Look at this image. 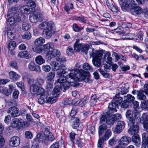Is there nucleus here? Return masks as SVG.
I'll return each mask as SVG.
<instances>
[{
	"instance_id": "f257e3e1",
	"label": "nucleus",
	"mask_w": 148,
	"mask_h": 148,
	"mask_svg": "<svg viewBox=\"0 0 148 148\" xmlns=\"http://www.w3.org/2000/svg\"><path fill=\"white\" fill-rule=\"evenodd\" d=\"M66 73V72L65 71L64 69H63L61 71L57 72L59 77L57 80L56 83L60 84L61 89L64 92L69 88L71 83H75L80 81V78L89 74L88 72L82 70L79 71L76 68L71 70L68 75L65 77L64 75Z\"/></svg>"
},
{
	"instance_id": "f03ea898",
	"label": "nucleus",
	"mask_w": 148,
	"mask_h": 148,
	"mask_svg": "<svg viewBox=\"0 0 148 148\" xmlns=\"http://www.w3.org/2000/svg\"><path fill=\"white\" fill-rule=\"evenodd\" d=\"M125 116L127 119L128 125L130 127L128 133L132 135L136 134L139 131V126L136 124L137 120L139 119V113L136 111H133L129 110L127 111Z\"/></svg>"
},
{
	"instance_id": "7ed1b4c3",
	"label": "nucleus",
	"mask_w": 148,
	"mask_h": 148,
	"mask_svg": "<svg viewBox=\"0 0 148 148\" xmlns=\"http://www.w3.org/2000/svg\"><path fill=\"white\" fill-rule=\"evenodd\" d=\"M54 24L52 22L44 21L39 25L41 29H44L42 32V35L45 38L48 39L51 38L53 33L55 32Z\"/></svg>"
},
{
	"instance_id": "20e7f679",
	"label": "nucleus",
	"mask_w": 148,
	"mask_h": 148,
	"mask_svg": "<svg viewBox=\"0 0 148 148\" xmlns=\"http://www.w3.org/2000/svg\"><path fill=\"white\" fill-rule=\"evenodd\" d=\"M93 49L92 52L90 53V56L93 57L92 62L93 64L96 67H101L103 64L101 61L102 60L103 55V50L95 51Z\"/></svg>"
},
{
	"instance_id": "39448f33",
	"label": "nucleus",
	"mask_w": 148,
	"mask_h": 148,
	"mask_svg": "<svg viewBox=\"0 0 148 148\" xmlns=\"http://www.w3.org/2000/svg\"><path fill=\"white\" fill-rule=\"evenodd\" d=\"M45 82L44 80L42 78L38 77L34 80L33 79H30L28 83L30 86V90L35 92L38 88V87H41Z\"/></svg>"
},
{
	"instance_id": "423d86ee",
	"label": "nucleus",
	"mask_w": 148,
	"mask_h": 148,
	"mask_svg": "<svg viewBox=\"0 0 148 148\" xmlns=\"http://www.w3.org/2000/svg\"><path fill=\"white\" fill-rule=\"evenodd\" d=\"M122 97H119V94H116L113 100L109 103V109L114 112H116V108L118 107L119 105L122 102Z\"/></svg>"
},
{
	"instance_id": "0eeeda50",
	"label": "nucleus",
	"mask_w": 148,
	"mask_h": 148,
	"mask_svg": "<svg viewBox=\"0 0 148 148\" xmlns=\"http://www.w3.org/2000/svg\"><path fill=\"white\" fill-rule=\"evenodd\" d=\"M56 101V99L53 98L52 97H50L48 94L41 95L38 99V102L41 104L44 103H50L52 104Z\"/></svg>"
},
{
	"instance_id": "6e6552de",
	"label": "nucleus",
	"mask_w": 148,
	"mask_h": 148,
	"mask_svg": "<svg viewBox=\"0 0 148 148\" xmlns=\"http://www.w3.org/2000/svg\"><path fill=\"white\" fill-rule=\"evenodd\" d=\"M145 93L146 95H148V84H145L144 86V89L140 90L137 91V98L140 100H145L146 96L144 94Z\"/></svg>"
},
{
	"instance_id": "1a4fd4ad",
	"label": "nucleus",
	"mask_w": 148,
	"mask_h": 148,
	"mask_svg": "<svg viewBox=\"0 0 148 148\" xmlns=\"http://www.w3.org/2000/svg\"><path fill=\"white\" fill-rule=\"evenodd\" d=\"M114 112L110 109L106 112H105L101 115L100 119V122L101 124H105L106 123L108 118L112 117L114 113Z\"/></svg>"
},
{
	"instance_id": "9d476101",
	"label": "nucleus",
	"mask_w": 148,
	"mask_h": 148,
	"mask_svg": "<svg viewBox=\"0 0 148 148\" xmlns=\"http://www.w3.org/2000/svg\"><path fill=\"white\" fill-rule=\"evenodd\" d=\"M8 113L12 117H15L19 116V109L15 106L12 107L8 110Z\"/></svg>"
},
{
	"instance_id": "9b49d317",
	"label": "nucleus",
	"mask_w": 148,
	"mask_h": 148,
	"mask_svg": "<svg viewBox=\"0 0 148 148\" xmlns=\"http://www.w3.org/2000/svg\"><path fill=\"white\" fill-rule=\"evenodd\" d=\"M28 67L29 70L31 71H36L38 73L41 72L40 66L36 65L33 62H31L28 64Z\"/></svg>"
},
{
	"instance_id": "f8f14e48",
	"label": "nucleus",
	"mask_w": 148,
	"mask_h": 148,
	"mask_svg": "<svg viewBox=\"0 0 148 148\" xmlns=\"http://www.w3.org/2000/svg\"><path fill=\"white\" fill-rule=\"evenodd\" d=\"M56 84H58L57 85H56L52 93V96L55 99V98H56L58 97L59 95L60 94V90L61 89L64 92L62 89H61V86L59 83H56Z\"/></svg>"
},
{
	"instance_id": "ddd939ff",
	"label": "nucleus",
	"mask_w": 148,
	"mask_h": 148,
	"mask_svg": "<svg viewBox=\"0 0 148 148\" xmlns=\"http://www.w3.org/2000/svg\"><path fill=\"white\" fill-rule=\"evenodd\" d=\"M125 123L123 121H119L114 129V132L117 134H119L125 127Z\"/></svg>"
},
{
	"instance_id": "4468645a",
	"label": "nucleus",
	"mask_w": 148,
	"mask_h": 148,
	"mask_svg": "<svg viewBox=\"0 0 148 148\" xmlns=\"http://www.w3.org/2000/svg\"><path fill=\"white\" fill-rule=\"evenodd\" d=\"M20 143V138L17 136H14L10 139L9 145L12 147H16L19 145Z\"/></svg>"
},
{
	"instance_id": "2eb2a0df",
	"label": "nucleus",
	"mask_w": 148,
	"mask_h": 148,
	"mask_svg": "<svg viewBox=\"0 0 148 148\" xmlns=\"http://www.w3.org/2000/svg\"><path fill=\"white\" fill-rule=\"evenodd\" d=\"M60 51L56 49H53L51 51H50L49 54H47V56L49 58L51 59L53 57H58L60 56Z\"/></svg>"
},
{
	"instance_id": "dca6fc26",
	"label": "nucleus",
	"mask_w": 148,
	"mask_h": 148,
	"mask_svg": "<svg viewBox=\"0 0 148 148\" xmlns=\"http://www.w3.org/2000/svg\"><path fill=\"white\" fill-rule=\"evenodd\" d=\"M122 9L125 12L128 11L130 9V4L127 0H122L119 1Z\"/></svg>"
},
{
	"instance_id": "f3484780",
	"label": "nucleus",
	"mask_w": 148,
	"mask_h": 148,
	"mask_svg": "<svg viewBox=\"0 0 148 148\" xmlns=\"http://www.w3.org/2000/svg\"><path fill=\"white\" fill-rule=\"evenodd\" d=\"M54 47V44L53 43L44 45L42 46L43 51L46 52V53L48 54L50 51L53 50Z\"/></svg>"
},
{
	"instance_id": "a211bd4d",
	"label": "nucleus",
	"mask_w": 148,
	"mask_h": 148,
	"mask_svg": "<svg viewBox=\"0 0 148 148\" xmlns=\"http://www.w3.org/2000/svg\"><path fill=\"white\" fill-rule=\"evenodd\" d=\"M55 76V73L54 72H51L48 75L47 79V87L51 88L52 86L51 82Z\"/></svg>"
},
{
	"instance_id": "6ab92c4d",
	"label": "nucleus",
	"mask_w": 148,
	"mask_h": 148,
	"mask_svg": "<svg viewBox=\"0 0 148 148\" xmlns=\"http://www.w3.org/2000/svg\"><path fill=\"white\" fill-rule=\"evenodd\" d=\"M142 143L141 148H148V136L146 133L142 134Z\"/></svg>"
},
{
	"instance_id": "aec40b11",
	"label": "nucleus",
	"mask_w": 148,
	"mask_h": 148,
	"mask_svg": "<svg viewBox=\"0 0 148 148\" xmlns=\"http://www.w3.org/2000/svg\"><path fill=\"white\" fill-rule=\"evenodd\" d=\"M32 9L29 6L26 5L21 6L20 8V10L22 13L29 14L31 12H34V10Z\"/></svg>"
},
{
	"instance_id": "412c9836",
	"label": "nucleus",
	"mask_w": 148,
	"mask_h": 148,
	"mask_svg": "<svg viewBox=\"0 0 148 148\" xmlns=\"http://www.w3.org/2000/svg\"><path fill=\"white\" fill-rule=\"evenodd\" d=\"M18 56L20 58H24L26 59H28L31 57V55L27 50L20 52L18 53Z\"/></svg>"
},
{
	"instance_id": "4be33fe9",
	"label": "nucleus",
	"mask_w": 148,
	"mask_h": 148,
	"mask_svg": "<svg viewBox=\"0 0 148 148\" xmlns=\"http://www.w3.org/2000/svg\"><path fill=\"white\" fill-rule=\"evenodd\" d=\"M113 115L114 116V117H112V118H111V117H109V118H108L107 121H106V124L110 125H113L115 121H116L117 119V116L118 114H114ZM118 116L121 118V115L120 114H118Z\"/></svg>"
},
{
	"instance_id": "5701e85b",
	"label": "nucleus",
	"mask_w": 148,
	"mask_h": 148,
	"mask_svg": "<svg viewBox=\"0 0 148 148\" xmlns=\"http://www.w3.org/2000/svg\"><path fill=\"white\" fill-rule=\"evenodd\" d=\"M132 141L137 146H139L141 143L140 138L138 134H135L132 137Z\"/></svg>"
},
{
	"instance_id": "b1692460",
	"label": "nucleus",
	"mask_w": 148,
	"mask_h": 148,
	"mask_svg": "<svg viewBox=\"0 0 148 148\" xmlns=\"http://www.w3.org/2000/svg\"><path fill=\"white\" fill-rule=\"evenodd\" d=\"M103 61L107 63L111 64L112 62V58L110 56V53L107 52L105 54L104 53Z\"/></svg>"
},
{
	"instance_id": "393cba45",
	"label": "nucleus",
	"mask_w": 148,
	"mask_h": 148,
	"mask_svg": "<svg viewBox=\"0 0 148 148\" xmlns=\"http://www.w3.org/2000/svg\"><path fill=\"white\" fill-rule=\"evenodd\" d=\"M82 46V45L79 43V39H77L74 45V50L77 51H80L81 50Z\"/></svg>"
},
{
	"instance_id": "a878e982",
	"label": "nucleus",
	"mask_w": 148,
	"mask_h": 148,
	"mask_svg": "<svg viewBox=\"0 0 148 148\" xmlns=\"http://www.w3.org/2000/svg\"><path fill=\"white\" fill-rule=\"evenodd\" d=\"M9 75L10 78L13 81L17 80L20 77V76L18 74L12 71L10 72Z\"/></svg>"
},
{
	"instance_id": "bb28decb",
	"label": "nucleus",
	"mask_w": 148,
	"mask_h": 148,
	"mask_svg": "<svg viewBox=\"0 0 148 148\" xmlns=\"http://www.w3.org/2000/svg\"><path fill=\"white\" fill-rule=\"evenodd\" d=\"M123 27L119 26L114 30L113 33L114 34H117L123 36L125 34L124 32L123 31Z\"/></svg>"
},
{
	"instance_id": "cd10ccee",
	"label": "nucleus",
	"mask_w": 148,
	"mask_h": 148,
	"mask_svg": "<svg viewBox=\"0 0 148 148\" xmlns=\"http://www.w3.org/2000/svg\"><path fill=\"white\" fill-rule=\"evenodd\" d=\"M131 12L134 15H136L141 14L142 12V10L140 7H137L134 8L131 10Z\"/></svg>"
},
{
	"instance_id": "c85d7f7f",
	"label": "nucleus",
	"mask_w": 148,
	"mask_h": 148,
	"mask_svg": "<svg viewBox=\"0 0 148 148\" xmlns=\"http://www.w3.org/2000/svg\"><path fill=\"white\" fill-rule=\"evenodd\" d=\"M45 39L43 38L40 37L36 39L34 41V44L36 46H42V45L45 43Z\"/></svg>"
},
{
	"instance_id": "c756f323",
	"label": "nucleus",
	"mask_w": 148,
	"mask_h": 148,
	"mask_svg": "<svg viewBox=\"0 0 148 148\" xmlns=\"http://www.w3.org/2000/svg\"><path fill=\"white\" fill-rule=\"evenodd\" d=\"M46 134L42 132H40L37 135V138L39 140L43 142L46 140Z\"/></svg>"
},
{
	"instance_id": "7c9ffc66",
	"label": "nucleus",
	"mask_w": 148,
	"mask_h": 148,
	"mask_svg": "<svg viewBox=\"0 0 148 148\" xmlns=\"http://www.w3.org/2000/svg\"><path fill=\"white\" fill-rule=\"evenodd\" d=\"M131 140L130 138L127 136H123L120 140V142H122L125 145H127Z\"/></svg>"
},
{
	"instance_id": "2f4dec72",
	"label": "nucleus",
	"mask_w": 148,
	"mask_h": 148,
	"mask_svg": "<svg viewBox=\"0 0 148 148\" xmlns=\"http://www.w3.org/2000/svg\"><path fill=\"white\" fill-rule=\"evenodd\" d=\"M16 22V20L13 17H11L7 20V24L8 25L13 26Z\"/></svg>"
},
{
	"instance_id": "473e14b6",
	"label": "nucleus",
	"mask_w": 148,
	"mask_h": 148,
	"mask_svg": "<svg viewBox=\"0 0 148 148\" xmlns=\"http://www.w3.org/2000/svg\"><path fill=\"white\" fill-rule=\"evenodd\" d=\"M107 125L105 124H102L99 128V134L100 137L103 133L104 131L106 129Z\"/></svg>"
},
{
	"instance_id": "72a5a7b5",
	"label": "nucleus",
	"mask_w": 148,
	"mask_h": 148,
	"mask_svg": "<svg viewBox=\"0 0 148 148\" xmlns=\"http://www.w3.org/2000/svg\"><path fill=\"white\" fill-rule=\"evenodd\" d=\"M35 60L36 62L39 65L42 64L45 62V60L40 55L37 56Z\"/></svg>"
},
{
	"instance_id": "f704fd0d",
	"label": "nucleus",
	"mask_w": 148,
	"mask_h": 148,
	"mask_svg": "<svg viewBox=\"0 0 148 148\" xmlns=\"http://www.w3.org/2000/svg\"><path fill=\"white\" fill-rule=\"evenodd\" d=\"M51 66H53V69L54 71H57L60 68L59 64L55 61H52L51 62Z\"/></svg>"
},
{
	"instance_id": "c9c22d12",
	"label": "nucleus",
	"mask_w": 148,
	"mask_h": 148,
	"mask_svg": "<svg viewBox=\"0 0 148 148\" xmlns=\"http://www.w3.org/2000/svg\"><path fill=\"white\" fill-rule=\"evenodd\" d=\"M30 90L31 92L36 93L38 95H43V94L45 90L42 88L41 87H38V88L35 92L31 90Z\"/></svg>"
},
{
	"instance_id": "e433bc0d",
	"label": "nucleus",
	"mask_w": 148,
	"mask_h": 148,
	"mask_svg": "<svg viewBox=\"0 0 148 148\" xmlns=\"http://www.w3.org/2000/svg\"><path fill=\"white\" fill-rule=\"evenodd\" d=\"M124 97L125 100L130 103H132L134 101V97L131 95L128 94L126 96H125Z\"/></svg>"
},
{
	"instance_id": "4c0bfd02",
	"label": "nucleus",
	"mask_w": 148,
	"mask_h": 148,
	"mask_svg": "<svg viewBox=\"0 0 148 148\" xmlns=\"http://www.w3.org/2000/svg\"><path fill=\"white\" fill-rule=\"evenodd\" d=\"M20 123L19 120L17 118L14 119L12 120V126L13 127H16L18 126H20Z\"/></svg>"
},
{
	"instance_id": "58836bf2",
	"label": "nucleus",
	"mask_w": 148,
	"mask_h": 148,
	"mask_svg": "<svg viewBox=\"0 0 148 148\" xmlns=\"http://www.w3.org/2000/svg\"><path fill=\"white\" fill-rule=\"evenodd\" d=\"M9 89H7L4 88L3 93L6 96H8L10 95L12 90L13 86L10 85H9Z\"/></svg>"
},
{
	"instance_id": "ea45409f",
	"label": "nucleus",
	"mask_w": 148,
	"mask_h": 148,
	"mask_svg": "<svg viewBox=\"0 0 148 148\" xmlns=\"http://www.w3.org/2000/svg\"><path fill=\"white\" fill-rule=\"evenodd\" d=\"M36 47L32 48L33 51L36 52L40 53L43 51L42 47V46H36Z\"/></svg>"
},
{
	"instance_id": "a19ab883",
	"label": "nucleus",
	"mask_w": 148,
	"mask_h": 148,
	"mask_svg": "<svg viewBox=\"0 0 148 148\" xmlns=\"http://www.w3.org/2000/svg\"><path fill=\"white\" fill-rule=\"evenodd\" d=\"M89 48V46L88 45H82L81 50V52L83 54H86L88 51Z\"/></svg>"
},
{
	"instance_id": "79ce46f5",
	"label": "nucleus",
	"mask_w": 148,
	"mask_h": 148,
	"mask_svg": "<svg viewBox=\"0 0 148 148\" xmlns=\"http://www.w3.org/2000/svg\"><path fill=\"white\" fill-rule=\"evenodd\" d=\"M16 44L15 41H11L8 45V47L10 50H13L16 47Z\"/></svg>"
},
{
	"instance_id": "37998d69",
	"label": "nucleus",
	"mask_w": 148,
	"mask_h": 148,
	"mask_svg": "<svg viewBox=\"0 0 148 148\" xmlns=\"http://www.w3.org/2000/svg\"><path fill=\"white\" fill-rule=\"evenodd\" d=\"M106 140L103 138L102 137L100 138L99 139L97 144L98 147H103L104 145V141Z\"/></svg>"
},
{
	"instance_id": "c03bdc74",
	"label": "nucleus",
	"mask_w": 148,
	"mask_h": 148,
	"mask_svg": "<svg viewBox=\"0 0 148 148\" xmlns=\"http://www.w3.org/2000/svg\"><path fill=\"white\" fill-rule=\"evenodd\" d=\"M30 27V25L29 23L27 22H23L22 25V29L24 30H28Z\"/></svg>"
},
{
	"instance_id": "a18cd8bd",
	"label": "nucleus",
	"mask_w": 148,
	"mask_h": 148,
	"mask_svg": "<svg viewBox=\"0 0 148 148\" xmlns=\"http://www.w3.org/2000/svg\"><path fill=\"white\" fill-rule=\"evenodd\" d=\"M111 135V131L110 130H108L105 132L104 136L102 137L105 140H107Z\"/></svg>"
},
{
	"instance_id": "49530a36",
	"label": "nucleus",
	"mask_w": 148,
	"mask_h": 148,
	"mask_svg": "<svg viewBox=\"0 0 148 148\" xmlns=\"http://www.w3.org/2000/svg\"><path fill=\"white\" fill-rule=\"evenodd\" d=\"M30 21L32 23H36L38 21V17L36 14H34L29 17Z\"/></svg>"
},
{
	"instance_id": "de8ad7c7",
	"label": "nucleus",
	"mask_w": 148,
	"mask_h": 148,
	"mask_svg": "<svg viewBox=\"0 0 148 148\" xmlns=\"http://www.w3.org/2000/svg\"><path fill=\"white\" fill-rule=\"evenodd\" d=\"M79 119L77 118L75 119L72 125V127L73 129H76L79 127Z\"/></svg>"
},
{
	"instance_id": "09e8293b",
	"label": "nucleus",
	"mask_w": 148,
	"mask_h": 148,
	"mask_svg": "<svg viewBox=\"0 0 148 148\" xmlns=\"http://www.w3.org/2000/svg\"><path fill=\"white\" fill-rule=\"evenodd\" d=\"M87 102V98L84 97L79 101L78 104L80 107H82L85 105Z\"/></svg>"
},
{
	"instance_id": "8fccbe9b",
	"label": "nucleus",
	"mask_w": 148,
	"mask_h": 148,
	"mask_svg": "<svg viewBox=\"0 0 148 148\" xmlns=\"http://www.w3.org/2000/svg\"><path fill=\"white\" fill-rule=\"evenodd\" d=\"M46 140L49 141H52L54 140V137L52 135L51 133H49L48 134L46 135Z\"/></svg>"
},
{
	"instance_id": "3c124183",
	"label": "nucleus",
	"mask_w": 148,
	"mask_h": 148,
	"mask_svg": "<svg viewBox=\"0 0 148 148\" xmlns=\"http://www.w3.org/2000/svg\"><path fill=\"white\" fill-rule=\"evenodd\" d=\"M119 95L120 93L121 95H123L126 94L128 92V90L125 87L120 88L119 89Z\"/></svg>"
},
{
	"instance_id": "603ef678",
	"label": "nucleus",
	"mask_w": 148,
	"mask_h": 148,
	"mask_svg": "<svg viewBox=\"0 0 148 148\" xmlns=\"http://www.w3.org/2000/svg\"><path fill=\"white\" fill-rule=\"evenodd\" d=\"M140 106L143 109H148V100H145L141 102Z\"/></svg>"
},
{
	"instance_id": "864d4df0",
	"label": "nucleus",
	"mask_w": 148,
	"mask_h": 148,
	"mask_svg": "<svg viewBox=\"0 0 148 148\" xmlns=\"http://www.w3.org/2000/svg\"><path fill=\"white\" fill-rule=\"evenodd\" d=\"M7 34L10 40L13 39L15 37V36L12 32L11 30L8 29L7 30Z\"/></svg>"
},
{
	"instance_id": "5fc2aeb1",
	"label": "nucleus",
	"mask_w": 148,
	"mask_h": 148,
	"mask_svg": "<svg viewBox=\"0 0 148 148\" xmlns=\"http://www.w3.org/2000/svg\"><path fill=\"white\" fill-rule=\"evenodd\" d=\"M56 60L58 62H60V64L62 63H63L65 62L66 61V58L64 56H59L58 57H56Z\"/></svg>"
},
{
	"instance_id": "6e6d98bb",
	"label": "nucleus",
	"mask_w": 148,
	"mask_h": 148,
	"mask_svg": "<svg viewBox=\"0 0 148 148\" xmlns=\"http://www.w3.org/2000/svg\"><path fill=\"white\" fill-rule=\"evenodd\" d=\"M95 126L94 125H89L87 127L88 131L91 134H93L95 132Z\"/></svg>"
},
{
	"instance_id": "4d7b16f0",
	"label": "nucleus",
	"mask_w": 148,
	"mask_h": 148,
	"mask_svg": "<svg viewBox=\"0 0 148 148\" xmlns=\"http://www.w3.org/2000/svg\"><path fill=\"white\" fill-rule=\"evenodd\" d=\"M75 19L76 20L82 22L84 23H86L87 21V20L83 16L76 17L75 18Z\"/></svg>"
},
{
	"instance_id": "13d9d810",
	"label": "nucleus",
	"mask_w": 148,
	"mask_h": 148,
	"mask_svg": "<svg viewBox=\"0 0 148 148\" xmlns=\"http://www.w3.org/2000/svg\"><path fill=\"white\" fill-rule=\"evenodd\" d=\"M31 37V34L29 32H26L25 33L23 36V38L24 39H29Z\"/></svg>"
},
{
	"instance_id": "bf43d9fd",
	"label": "nucleus",
	"mask_w": 148,
	"mask_h": 148,
	"mask_svg": "<svg viewBox=\"0 0 148 148\" xmlns=\"http://www.w3.org/2000/svg\"><path fill=\"white\" fill-rule=\"evenodd\" d=\"M42 69L43 71L46 72H48L50 70L51 68L49 65L47 64L43 65Z\"/></svg>"
},
{
	"instance_id": "052dcab7",
	"label": "nucleus",
	"mask_w": 148,
	"mask_h": 148,
	"mask_svg": "<svg viewBox=\"0 0 148 148\" xmlns=\"http://www.w3.org/2000/svg\"><path fill=\"white\" fill-rule=\"evenodd\" d=\"M98 70L99 71L100 73L105 78H107L109 76V74L108 73L104 71L101 69H99Z\"/></svg>"
},
{
	"instance_id": "680f3d73",
	"label": "nucleus",
	"mask_w": 148,
	"mask_h": 148,
	"mask_svg": "<svg viewBox=\"0 0 148 148\" xmlns=\"http://www.w3.org/2000/svg\"><path fill=\"white\" fill-rule=\"evenodd\" d=\"M25 137L28 139H31L32 137V133L29 131H27L25 133Z\"/></svg>"
},
{
	"instance_id": "e2e57ef3",
	"label": "nucleus",
	"mask_w": 148,
	"mask_h": 148,
	"mask_svg": "<svg viewBox=\"0 0 148 148\" xmlns=\"http://www.w3.org/2000/svg\"><path fill=\"white\" fill-rule=\"evenodd\" d=\"M82 68L84 70H89L92 68L89 64L87 63H85L84 64Z\"/></svg>"
},
{
	"instance_id": "0e129e2a",
	"label": "nucleus",
	"mask_w": 148,
	"mask_h": 148,
	"mask_svg": "<svg viewBox=\"0 0 148 148\" xmlns=\"http://www.w3.org/2000/svg\"><path fill=\"white\" fill-rule=\"evenodd\" d=\"M29 125V123L28 122L23 121L20 122V126L21 127H26L28 126Z\"/></svg>"
},
{
	"instance_id": "69168bd1",
	"label": "nucleus",
	"mask_w": 148,
	"mask_h": 148,
	"mask_svg": "<svg viewBox=\"0 0 148 148\" xmlns=\"http://www.w3.org/2000/svg\"><path fill=\"white\" fill-rule=\"evenodd\" d=\"M74 50L71 47H68L67 49L66 53L68 55H71V54L73 53Z\"/></svg>"
},
{
	"instance_id": "338daca9",
	"label": "nucleus",
	"mask_w": 148,
	"mask_h": 148,
	"mask_svg": "<svg viewBox=\"0 0 148 148\" xmlns=\"http://www.w3.org/2000/svg\"><path fill=\"white\" fill-rule=\"evenodd\" d=\"M5 140L3 137L0 135V148H4L3 146L5 143Z\"/></svg>"
},
{
	"instance_id": "774afa93",
	"label": "nucleus",
	"mask_w": 148,
	"mask_h": 148,
	"mask_svg": "<svg viewBox=\"0 0 148 148\" xmlns=\"http://www.w3.org/2000/svg\"><path fill=\"white\" fill-rule=\"evenodd\" d=\"M110 10L112 12L115 13H116L119 11L118 7L117 6L113 5L111 7Z\"/></svg>"
}]
</instances>
